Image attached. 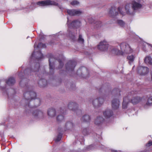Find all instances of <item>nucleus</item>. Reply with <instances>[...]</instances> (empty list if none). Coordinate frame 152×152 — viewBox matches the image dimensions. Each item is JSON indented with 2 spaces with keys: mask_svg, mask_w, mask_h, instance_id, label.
<instances>
[{
  "mask_svg": "<svg viewBox=\"0 0 152 152\" xmlns=\"http://www.w3.org/2000/svg\"><path fill=\"white\" fill-rule=\"evenodd\" d=\"M54 60L55 58L53 57H51L49 59L50 75H52L54 73L55 69Z\"/></svg>",
  "mask_w": 152,
  "mask_h": 152,
  "instance_id": "14",
  "label": "nucleus"
},
{
  "mask_svg": "<svg viewBox=\"0 0 152 152\" xmlns=\"http://www.w3.org/2000/svg\"><path fill=\"white\" fill-rule=\"evenodd\" d=\"M115 90H116L117 91H118V92H119V90L118 89H115Z\"/></svg>",
  "mask_w": 152,
  "mask_h": 152,
  "instance_id": "45",
  "label": "nucleus"
},
{
  "mask_svg": "<svg viewBox=\"0 0 152 152\" xmlns=\"http://www.w3.org/2000/svg\"><path fill=\"white\" fill-rule=\"evenodd\" d=\"M58 60L59 63V65L58 67V68L61 69L62 67L64 65L63 63V61L64 59L63 58H62L61 60L60 59H58Z\"/></svg>",
  "mask_w": 152,
  "mask_h": 152,
  "instance_id": "35",
  "label": "nucleus"
},
{
  "mask_svg": "<svg viewBox=\"0 0 152 152\" xmlns=\"http://www.w3.org/2000/svg\"><path fill=\"white\" fill-rule=\"evenodd\" d=\"M82 132L83 135H87L89 133L88 129L87 128H83Z\"/></svg>",
  "mask_w": 152,
  "mask_h": 152,
  "instance_id": "34",
  "label": "nucleus"
},
{
  "mask_svg": "<svg viewBox=\"0 0 152 152\" xmlns=\"http://www.w3.org/2000/svg\"><path fill=\"white\" fill-rule=\"evenodd\" d=\"M56 114V111L55 109L53 108H49L48 110V115L51 118L55 117Z\"/></svg>",
  "mask_w": 152,
  "mask_h": 152,
  "instance_id": "20",
  "label": "nucleus"
},
{
  "mask_svg": "<svg viewBox=\"0 0 152 152\" xmlns=\"http://www.w3.org/2000/svg\"><path fill=\"white\" fill-rule=\"evenodd\" d=\"M119 46L120 50L116 47H113L111 50L112 52L117 55H125L132 53L133 51V50L126 42L121 43Z\"/></svg>",
  "mask_w": 152,
  "mask_h": 152,
  "instance_id": "2",
  "label": "nucleus"
},
{
  "mask_svg": "<svg viewBox=\"0 0 152 152\" xmlns=\"http://www.w3.org/2000/svg\"><path fill=\"white\" fill-rule=\"evenodd\" d=\"M61 134H59L57 137V138L55 140L56 142H58L61 140Z\"/></svg>",
  "mask_w": 152,
  "mask_h": 152,
  "instance_id": "37",
  "label": "nucleus"
},
{
  "mask_svg": "<svg viewBox=\"0 0 152 152\" xmlns=\"http://www.w3.org/2000/svg\"><path fill=\"white\" fill-rule=\"evenodd\" d=\"M21 75V73H19V76H20Z\"/></svg>",
  "mask_w": 152,
  "mask_h": 152,
  "instance_id": "47",
  "label": "nucleus"
},
{
  "mask_svg": "<svg viewBox=\"0 0 152 152\" xmlns=\"http://www.w3.org/2000/svg\"><path fill=\"white\" fill-rule=\"evenodd\" d=\"M34 47L35 50H36L37 49H39L42 48H45L46 47V45L44 44H43L41 43H39L38 45L36 42L34 44Z\"/></svg>",
  "mask_w": 152,
  "mask_h": 152,
  "instance_id": "26",
  "label": "nucleus"
},
{
  "mask_svg": "<svg viewBox=\"0 0 152 152\" xmlns=\"http://www.w3.org/2000/svg\"><path fill=\"white\" fill-rule=\"evenodd\" d=\"M115 91V89H114V90H113V92H114V91Z\"/></svg>",
  "mask_w": 152,
  "mask_h": 152,
  "instance_id": "48",
  "label": "nucleus"
},
{
  "mask_svg": "<svg viewBox=\"0 0 152 152\" xmlns=\"http://www.w3.org/2000/svg\"><path fill=\"white\" fill-rule=\"evenodd\" d=\"M77 75L80 77L86 78L89 76V72L87 68L82 67L78 69L77 71Z\"/></svg>",
  "mask_w": 152,
  "mask_h": 152,
  "instance_id": "8",
  "label": "nucleus"
},
{
  "mask_svg": "<svg viewBox=\"0 0 152 152\" xmlns=\"http://www.w3.org/2000/svg\"><path fill=\"white\" fill-rule=\"evenodd\" d=\"M78 41V42L81 43L83 44L84 42V39L83 38L82 36L79 34Z\"/></svg>",
  "mask_w": 152,
  "mask_h": 152,
  "instance_id": "36",
  "label": "nucleus"
},
{
  "mask_svg": "<svg viewBox=\"0 0 152 152\" xmlns=\"http://www.w3.org/2000/svg\"><path fill=\"white\" fill-rule=\"evenodd\" d=\"M148 64L150 65H152V58H151V60H150V61L149 62V63Z\"/></svg>",
  "mask_w": 152,
  "mask_h": 152,
  "instance_id": "42",
  "label": "nucleus"
},
{
  "mask_svg": "<svg viewBox=\"0 0 152 152\" xmlns=\"http://www.w3.org/2000/svg\"><path fill=\"white\" fill-rule=\"evenodd\" d=\"M105 100H108L105 96H101L96 98H91L89 100L90 103L92 104L95 108H98L101 106Z\"/></svg>",
  "mask_w": 152,
  "mask_h": 152,
  "instance_id": "5",
  "label": "nucleus"
},
{
  "mask_svg": "<svg viewBox=\"0 0 152 152\" xmlns=\"http://www.w3.org/2000/svg\"><path fill=\"white\" fill-rule=\"evenodd\" d=\"M81 120L84 122H88L90 120V117L88 115H85L81 118Z\"/></svg>",
  "mask_w": 152,
  "mask_h": 152,
  "instance_id": "28",
  "label": "nucleus"
},
{
  "mask_svg": "<svg viewBox=\"0 0 152 152\" xmlns=\"http://www.w3.org/2000/svg\"><path fill=\"white\" fill-rule=\"evenodd\" d=\"M68 108L73 111H75L77 115H79L81 113V110L77 108V104L74 102H70L68 104Z\"/></svg>",
  "mask_w": 152,
  "mask_h": 152,
  "instance_id": "10",
  "label": "nucleus"
},
{
  "mask_svg": "<svg viewBox=\"0 0 152 152\" xmlns=\"http://www.w3.org/2000/svg\"><path fill=\"white\" fill-rule=\"evenodd\" d=\"M134 66H133V67H132V69H133L134 68Z\"/></svg>",
  "mask_w": 152,
  "mask_h": 152,
  "instance_id": "49",
  "label": "nucleus"
},
{
  "mask_svg": "<svg viewBox=\"0 0 152 152\" xmlns=\"http://www.w3.org/2000/svg\"><path fill=\"white\" fill-rule=\"evenodd\" d=\"M109 13L111 16H114L118 14V12L115 11V8H112L110 10Z\"/></svg>",
  "mask_w": 152,
  "mask_h": 152,
  "instance_id": "30",
  "label": "nucleus"
},
{
  "mask_svg": "<svg viewBox=\"0 0 152 152\" xmlns=\"http://www.w3.org/2000/svg\"><path fill=\"white\" fill-rule=\"evenodd\" d=\"M104 121V119L102 116H99L95 119L94 123L96 125H99L103 124Z\"/></svg>",
  "mask_w": 152,
  "mask_h": 152,
  "instance_id": "19",
  "label": "nucleus"
},
{
  "mask_svg": "<svg viewBox=\"0 0 152 152\" xmlns=\"http://www.w3.org/2000/svg\"><path fill=\"white\" fill-rule=\"evenodd\" d=\"M43 57L42 54L41 53L40 51L39 50L38 51L36 52H34L31 55V57L32 58L34 57H35L36 58L38 59H40Z\"/></svg>",
  "mask_w": 152,
  "mask_h": 152,
  "instance_id": "18",
  "label": "nucleus"
},
{
  "mask_svg": "<svg viewBox=\"0 0 152 152\" xmlns=\"http://www.w3.org/2000/svg\"><path fill=\"white\" fill-rule=\"evenodd\" d=\"M37 4L40 6H44L50 5L57 6L60 9L61 8V6L59 5L56 2L50 0L39 1L37 2Z\"/></svg>",
  "mask_w": 152,
  "mask_h": 152,
  "instance_id": "6",
  "label": "nucleus"
},
{
  "mask_svg": "<svg viewBox=\"0 0 152 152\" xmlns=\"http://www.w3.org/2000/svg\"><path fill=\"white\" fill-rule=\"evenodd\" d=\"M26 106H27L29 108H31V107L30 106V105H29V104H28V103L27 104H26Z\"/></svg>",
  "mask_w": 152,
  "mask_h": 152,
  "instance_id": "43",
  "label": "nucleus"
},
{
  "mask_svg": "<svg viewBox=\"0 0 152 152\" xmlns=\"http://www.w3.org/2000/svg\"><path fill=\"white\" fill-rule=\"evenodd\" d=\"M150 7L151 8H152V3H151Z\"/></svg>",
  "mask_w": 152,
  "mask_h": 152,
  "instance_id": "44",
  "label": "nucleus"
},
{
  "mask_svg": "<svg viewBox=\"0 0 152 152\" xmlns=\"http://www.w3.org/2000/svg\"><path fill=\"white\" fill-rule=\"evenodd\" d=\"M76 62L75 61H69L65 65L66 71L68 72H72L76 65Z\"/></svg>",
  "mask_w": 152,
  "mask_h": 152,
  "instance_id": "12",
  "label": "nucleus"
},
{
  "mask_svg": "<svg viewBox=\"0 0 152 152\" xmlns=\"http://www.w3.org/2000/svg\"><path fill=\"white\" fill-rule=\"evenodd\" d=\"M152 105V96L149 97L145 103L144 105V107L145 109H147Z\"/></svg>",
  "mask_w": 152,
  "mask_h": 152,
  "instance_id": "21",
  "label": "nucleus"
},
{
  "mask_svg": "<svg viewBox=\"0 0 152 152\" xmlns=\"http://www.w3.org/2000/svg\"><path fill=\"white\" fill-rule=\"evenodd\" d=\"M98 23H101V22H98Z\"/></svg>",
  "mask_w": 152,
  "mask_h": 152,
  "instance_id": "50",
  "label": "nucleus"
},
{
  "mask_svg": "<svg viewBox=\"0 0 152 152\" xmlns=\"http://www.w3.org/2000/svg\"><path fill=\"white\" fill-rule=\"evenodd\" d=\"M32 115L34 118L38 119L42 118L44 116V114L42 111L37 110L34 111Z\"/></svg>",
  "mask_w": 152,
  "mask_h": 152,
  "instance_id": "13",
  "label": "nucleus"
},
{
  "mask_svg": "<svg viewBox=\"0 0 152 152\" xmlns=\"http://www.w3.org/2000/svg\"><path fill=\"white\" fill-rule=\"evenodd\" d=\"M116 22L119 26L122 27H124L125 24V23L121 20H118Z\"/></svg>",
  "mask_w": 152,
  "mask_h": 152,
  "instance_id": "31",
  "label": "nucleus"
},
{
  "mask_svg": "<svg viewBox=\"0 0 152 152\" xmlns=\"http://www.w3.org/2000/svg\"><path fill=\"white\" fill-rule=\"evenodd\" d=\"M39 63H37L35 66H33L31 68L26 69L24 71V73L25 76L27 75H31L33 73L35 74H37L39 77L42 76L43 75H45L46 72L45 71L42 72L41 70H39Z\"/></svg>",
  "mask_w": 152,
  "mask_h": 152,
  "instance_id": "3",
  "label": "nucleus"
},
{
  "mask_svg": "<svg viewBox=\"0 0 152 152\" xmlns=\"http://www.w3.org/2000/svg\"><path fill=\"white\" fill-rule=\"evenodd\" d=\"M135 58V56L132 54L128 56L127 57V59L129 61V63L131 64L133 62Z\"/></svg>",
  "mask_w": 152,
  "mask_h": 152,
  "instance_id": "29",
  "label": "nucleus"
},
{
  "mask_svg": "<svg viewBox=\"0 0 152 152\" xmlns=\"http://www.w3.org/2000/svg\"><path fill=\"white\" fill-rule=\"evenodd\" d=\"M67 24L68 27L69 28L67 30L66 36L70 38L73 40H75L76 39L75 36L72 33V31L70 29L72 27L77 28L79 27L80 25V22L78 20H74L72 22L71 24H69V19L67 18Z\"/></svg>",
  "mask_w": 152,
  "mask_h": 152,
  "instance_id": "4",
  "label": "nucleus"
},
{
  "mask_svg": "<svg viewBox=\"0 0 152 152\" xmlns=\"http://www.w3.org/2000/svg\"><path fill=\"white\" fill-rule=\"evenodd\" d=\"M103 115L106 118H110L113 115V112L111 110L107 109L103 112Z\"/></svg>",
  "mask_w": 152,
  "mask_h": 152,
  "instance_id": "16",
  "label": "nucleus"
},
{
  "mask_svg": "<svg viewBox=\"0 0 152 152\" xmlns=\"http://www.w3.org/2000/svg\"><path fill=\"white\" fill-rule=\"evenodd\" d=\"M138 73L141 75H145L149 72V68L146 66H139L137 68Z\"/></svg>",
  "mask_w": 152,
  "mask_h": 152,
  "instance_id": "11",
  "label": "nucleus"
},
{
  "mask_svg": "<svg viewBox=\"0 0 152 152\" xmlns=\"http://www.w3.org/2000/svg\"><path fill=\"white\" fill-rule=\"evenodd\" d=\"M97 48L100 51H106L108 48L111 49V50L113 49L111 48V46L109 45L108 42L104 40L100 42L98 45Z\"/></svg>",
  "mask_w": 152,
  "mask_h": 152,
  "instance_id": "9",
  "label": "nucleus"
},
{
  "mask_svg": "<svg viewBox=\"0 0 152 152\" xmlns=\"http://www.w3.org/2000/svg\"><path fill=\"white\" fill-rule=\"evenodd\" d=\"M143 44L145 46L146 45H147L148 46H150L151 47H152V45L151 44L147 43L145 42L143 43Z\"/></svg>",
  "mask_w": 152,
  "mask_h": 152,
  "instance_id": "39",
  "label": "nucleus"
},
{
  "mask_svg": "<svg viewBox=\"0 0 152 152\" xmlns=\"http://www.w3.org/2000/svg\"><path fill=\"white\" fill-rule=\"evenodd\" d=\"M64 119V116L61 115H59L57 117V120L59 123L63 121Z\"/></svg>",
  "mask_w": 152,
  "mask_h": 152,
  "instance_id": "33",
  "label": "nucleus"
},
{
  "mask_svg": "<svg viewBox=\"0 0 152 152\" xmlns=\"http://www.w3.org/2000/svg\"><path fill=\"white\" fill-rule=\"evenodd\" d=\"M74 124L71 121H68L66 123L64 127V130L66 131L67 130L73 128Z\"/></svg>",
  "mask_w": 152,
  "mask_h": 152,
  "instance_id": "23",
  "label": "nucleus"
},
{
  "mask_svg": "<svg viewBox=\"0 0 152 152\" xmlns=\"http://www.w3.org/2000/svg\"><path fill=\"white\" fill-rule=\"evenodd\" d=\"M101 26V25H99L98 26Z\"/></svg>",
  "mask_w": 152,
  "mask_h": 152,
  "instance_id": "52",
  "label": "nucleus"
},
{
  "mask_svg": "<svg viewBox=\"0 0 152 152\" xmlns=\"http://www.w3.org/2000/svg\"><path fill=\"white\" fill-rule=\"evenodd\" d=\"M24 96L25 99L27 100H29L36 98V93L33 91H31L29 89H27L24 93Z\"/></svg>",
  "mask_w": 152,
  "mask_h": 152,
  "instance_id": "7",
  "label": "nucleus"
},
{
  "mask_svg": "<svg viewBox=\"0 0 152 152\" xmlns=\"http://www.w3.org/2000/svg\"><path fill=\"white\" fill-rule=\"evenodd\" d=\"M151 57L149 56H146L144 59V62L145 64H148L149 63L150 60H151Z\"/></svg>",
  "mask_w": 152,
  "mask_h": 152,
  "instance_id": "32",
  "label": "nucleus"
},
{
  "mask_svg": "<svg viewBox=\"0 0 152 152\" xmlns=\"http://www.w3.org/2000/svg\"><path fill=\"white\" fill-rule=\"evenodd\" d=\"M151 80H152V72H151Z\"/></svg>",
  "mask_w": 152,
  "mask_h": 152,
  "instance_id": "46",
  "label": "nucleus"
},
{
  "mask_svg": "<svg viewBox=\"0 0 152 152\" xmlns=\"http://www.w3.org/2000/svg\"><path fill=\"white\" fill-rule=\"evenodd\" d=\"M134 91H132L131 92H130L129 94V96H133V95L134 94Z\"/></svg>",
  "mask_w": 152,
  "mask_h": 152,
  "instance_id": "41",
  "label": "nucleus"
},
{
  "mask_svg": "<svg viewBox=\"0 0 152 152\" xmlns=\"http://www.w3.org/2000/svg\"><path fill=\"white\" fill-rule=\"evenodd\" d=\"M79 4V2L76 1H73L71 3V4L72 5H77Z\"/></svg>",
  "mask_w": 152,
  "mask_h": 152,
  "instance_id": "38",
  "label": "nucleus"
},
{
  "mask_svg": "<svg viewBox=\"0 0 152 152\" xmlns=\"http://www.w3.org/2000/svg\"><path fill=\"white\" fill-rule=\"evenodd\" d=\"M120 105L119 100L116 99H114L112 101V106L113 109H117L119 108Z\"/></svg>",
  "mask_w": 152,
  "mask_h": 152,
  "instance_id": "17",
  "label": "nucleus"
},
{
  "mask_svg": "<svg viewBox=\"0 0 152 152\" xmlns=\"http://www.w3.org/2000/svg\"><path fill=\"white\" fill-rule=\"evenodd\" d=\"M129 102L128 96L124 97L123 99V101L122 103V107L124 109L127 108V105Z\"/></svg>",
  "mask_w": 152,
  "mask_h": 152,
  "instance_id": "22",
  "label": "nucleus"
},
{
  "mask_svg": "<svg viewBox=\"0 0 152 152\" xmlns=\"http://www.w3.org/2000/svg\"><path fill=\"white\" fill-rule=\"evenodd\" d=\"M141 100V99L140 97H133L131 99V102L133 104H136L138 103Z\"/></svg>",
  "mask_w": 152,
  "mask_h": 152,
  "instance_id": "25",
  "label": "nucleus"
},
{
  "mask_svg": "<svg viewBox=\"0 0 152 152\" xmlns=\"http://www.w3.org/2000/svg\"><path fill=\"white\" fill-rule=\"evenodd\" d=\"M68 14L70 16L79 15L82 13V11L76 10H67Z\"/></svg>",
  "mask_w": 152,
  "mask_h": 152,
  "instance_id": "15",
  "label": "nucleus"
},
{
  "mask_svg": "<svg viewBox=\"0 0 152 152\" xmlns=\"http://www.w3.org/2000/svg\"><path fill=\"white\" fill-rule=\"evenodd\" d=\"M147 146H150L152 145V141H149L148 142L147 144Z\"/></svg>",
  "mask_w": 152,
  "mask_h": 152,
  "instance_id": "40",
  "label": "nucleus"
},
{
  "mask_svg": "<svg viewBox=\"0 0 152 152\" xmlns=\"http://www.w3.org/2000/svg\"><path fill=\"white\" fill-rule=\"evenodd\" d=\"M15 83V79L14 78L12 77H10L6 81V83L9 86H11L13 85Z\"/></svg>",
  "mask_w": 152,
  "mask_h": 152,
  "instance_id": "24",
  "label": "nucleus"
},
{
  "mask_svg": "<svg viewBox=\"0 0 152 152\" xmlns=\"http://www.w3.org/2000/svg\"><path fill=\"white\" fill-rule=\"evenodd\" d=\"M26 112H28V110H26Z\"/></svg>",
  "mask_w": 152,
  "mask_h": 152,
  "instance_id": "51",
  "label": "nucleus"
},
{
  "mask_svg": "<svg viewBox=\"0 0 152 152\" xmlns=\"http://www.w3.org/2000/svg\"><path fill=\"white\" fill-rule=\"evenodd\" d=\"M38 84L41 87H44L47 85V81L45 79H40L39 81Z\"/></svg>",
  "mask_w": 152,
  "mask_h": 152,
  "instance_id": "27",
  "label": "nucleus"
},
{
  "mask_svg": "<svg viewBox=\"0 0 152 152\" xmlns=\"http://www.w3.org/2000/svg\"><path fill=\"white\" fill-rule=\"evenodd\" d=\"M143 2L142 0H132L131 4H127L125 7V12L122 11L121 8L119 7L117 10L123 15L126 14L129 15H134L135 12L142 8Z\"/></svg>",
  "mask_w": 152,
  "mask_h": 152,
  "instance_id": "1",
  "label": "nucleus"
}]
</instances>
